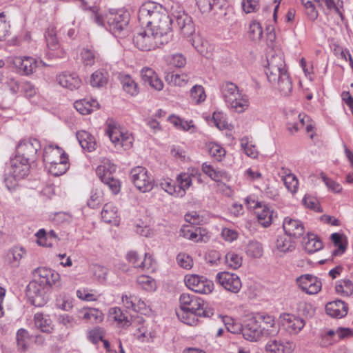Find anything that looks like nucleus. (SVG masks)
I'll return each instance as SVG.
<instances>
[{
	"instance_id": "5701e85b",
	"label": "nucleus",
	"mask_w": 353,
	"mask_h": 353,
	"mask_svg": "<svg viewBox=\"0 0 353 353\" xmlns=\"http://www.w3.org/2000/svg\"><path fill=\"white\" fill-rule=\"evenodd\" d=\"M202 171L208 175L211 179L218 183L219 190L223 192L225 190L230 191L229 188L225 184L221 183L222 179H228V174L225 171L214 168L212 165L205 162L201 165Z\"/></svg>"
},
{
	"instance_id": "9b49d317",
	"label": "nucleus",
	"mask_w": 353,
	"mask_h": 353,
	"mask_svg": "<svg viewBox=\"0 0 353 353\" xmlns=\"http://www.w3.org/2000/svg\"><path fill=\"white\" fill-rule=\"evenodd\" d=\"M41 149V143L37 139L29 138L21 141L16 148V155L23 159L24 162H34Z\"/></svg>"
},
{
	"instance_id": "f3484780",
	"label": "nucleus",
	"mask_w": 353,
	"mask_h": 353,
	"mask_svg": "<svg viewBox=\"0 0 353 353\" xmlns=\"http://www.w3.org/2000/svg\"><path fill=\"white\" fill-rule=\"evenodd\" d=\"M48 288L35 281H31L27 286V296L31 303L36 307L43 306L48 301L46 295Z\"/></svg>"
},
{
	"instance_id": "c9c22d12",
	"label": "nucleus",
	"mask_w": 353,
	"mask_h": 353,
	"mask_svg": "<svg viewBox=\"0 0 353 353\" xmlns=\"http://www.w3.org/2000/svg\"><path fill=\"white\" fill-rule=\"evenodd\" d=\"M302 243L305 250L310 254L316 252L323 248V243L314 234H308L303 238Z\"/></svg>"
},
{
	"instance_id": "f257e3e1",
	"label": "nucleus",
	"mask_w": 353,
	"mask_h": 353,
	"mask_svg": "<svg viewBox=\"0 0 353 353\" xmlns=\"http://www.w3.org/2000/svg\"><path fill=\"white\" fill-rule=\"evenodd\" d=\"M138 18L165 44L172 39L171 25L173 19L170 17L161 5L152 1L143 3L139 8Z\"/></svg>"
},
{
	"instance_id": "a18cd8bd",
	"label": "nucleus",
	"mask_w": 353,
	"mask_h": 353,
	"mask_svg": "<svg viewBox=\"0 0 353 353\" xmlns=\"http://www.w3.org/2000/svg\"><path fill=\"white\" fill-rule=\"evenodd\" d=\"M117 209L112 203H106L101 211V218L105 223H115L117 220Z\"/></svg>"
},
{
	"instance_id": "4d7b16f0",
	"label": "nucleus",
	"mask_w": 353,
	"mask_h": 353,
	"mask_svg": "<svg viewBox=\"0 0 353 353\" xmlns=\"http://www.w3.org/2000/svg\"><path fill=\"white\" fill-rule=\"evenodd\" d=\"M261 285L260 283L252 280L247 282L246 294L250 299L256 298L261 294Z\"/></svg>"
},
{
	"instance_id": "bb28decb",
	"label": "nucleus",
	"mask_w": 353,
	"mask_h": 353,
	"mask_svg": "<svg viewBox=\"0 0 353 353\" xmlns=\"http://www.w3.org/2000/svg\"><path fill=\"white\" fill-rule=\"evenodd\" d=\"M109 317L117 321L118 324L122 327H128L135 323H141L143 321V317L137 316L132 323L128 319L126 313L123 312L120 307H113L109 310Z\"/></svg>"
},
{
	"instance_id": "a19ab883",
	"label": "nucleus",
	"mask_w": 353,
	"mask_h": 353,
	"mask_svg": "<svg viewBox=\"0 0 353 353\" xmlns=\"http://www.w3.org/2000/svg\"><path fill=\"white\" fill-rule=\"evenodd\" d=\"M108 72L104 69H99L91 74L90 84L92 87L101 88L108 83Z\"/></svg>"
},
{
	"instance_id": "f8f14e48",
	"label": "nucleus",
	"mask_w": 353,
	"mask_h": 353,
	"mask_svg": "<svg viewBox=\"0 0 353 353\" xmlns=\"http://www.w3.org/2000/svg\"><path fill=\"white\" fill-rule=\"evenodd\" d=\"M135 46L141 50L150 51L165 43L151 32L149 28L137 33L133 38Z\"/></svg>"
},
{
	"instance_id": "b1692460",
	"label": "nucleus",
	"mask_w": 353,
	"mask_h": 353,
	"mask_svg": "<svg viewBox=\"0 0 353 353\" xmlns=\"http://www.w3.org/2000/svg\"><path fill=\"white\" fill-rule=\"evenodd\" d=\"M282 321L285 329L291 334L299 333L305 325L303 319L290 314H283Z\"/></svg>"
},
{
	"instance_id": "5fc2aeb1",
	"label": "nucleus",
	"mask_w": 353,
	"mask_h": 353,
	"mask_svg": "<svg viewBox=\"0 0 353 353\" xmlns=\"http://www.w3.org/2000/svg\"><path fill=\"white\" fill-rule=\"evenodd\" d=\"M209 154L217 161H221L225 155V150L220 145L211 142L208 145Z\"/></svg>"
},
{
	"instance_id": "e433bc0d",
	"label": "nucleus",
	"mask_w": 353,
	"mask_h": 353,
	"mask_svg": "<svg viewBox=\"0 0 353 353\" xmlns=\"http://www.w3.org/2000/svg\"><path fill=\"white\" fill-rule=\"evenodd\" d=\"M199 9L203 13L212 10H222L226 5L225 0H196Z\"/></svg>"
},
{
	"instance_id": "13d9d810",
	"label": "nucleus",
	"mask_w": 353,
	"mask_h": 353,
	"mask_svg": "<svg viewBox=\"0 0 353 353\" xmlns=\"http://www.w3.org/2000/svg\"><path fill=\"white\" fill-rule=\"evenodd\" d=\"M190 97L196 103L204 101L206 95L203 86L198 85L193 86L190 90Z\"/></svg>"
},
{
	"instance_id": "ddd939ff",
	"label": "nucleus",
	"mask_w": 353,
	"mask_h": 353,
	"mask_svg": "<svg viewBox=\"0 0 353 353\" xmlns=\"http://www.w3.org/2000/svg\"><path fill=\"white\" fill-rule=\"evenodd\" d=\"M185 283L189 289L199 294H208L214 289V283L212 281L205 276L196 274L186 276Z\"/></svg>"
},
{
	"instance_id": "f704fd0d",
	"label": "nucleus",
	"mask_w": 353,
	"mask_h": 353,
	"mask_svg": "<svg viewBox=\"0 0 353 353\" xmlns=\"http://www.w3.org/2000/svg\"><path fill=\"white\" fill-rule=\"evenodd\" d=\"M74 106L80 114L85 115L90 114L94 110H98L99 108V103L94 99H81L76 101Z\"/></svg>"
},
{
	"instance_id": "3c124183",
	"label": "nucleus",
	"mask_w": 353,
	"mask_h": 353,
	"mask_svg": "<svg viewBox=\"0 0 353 353\" xmlns=\"http://www.w3.org/2000/svg\"><path fill=\"white\" fill-rule=\"evenodd\" d=\"M137 284L141 289L145 291H154L157 288L155 280L146 275L139 276L137 279Z\"/></svg>"
},
{
	"instance_id": "ea45409f",
	"label": "nucleus",
	"mask_w": 353,
	"mask_h": 353,
	"mask_svg": "<svg viewBox=\"0 0 353 353\" xmlns=\"http://www.w3.org/2000/svg\"><path fill=\"white\" fill-rule=\"evenodd\" d=\"M117 170V166L110 160H105L101 165L97 166L96 174L101 181L112 177Z\"/></svg>"
},
{
	"instance_id": "a211bd4d",
	"label": "nucleus",
	"mask_w": 353,
	"mask_h": 353,
	"mask_svg": "<svg viewBox=\"0 0 353 353\" xmlns=\"http://www.w3.org/2000/svg\"><path fill=\"white\" fill-rule=\"evenodd\" d=\"M215 281L226 290L233 293H237L242 287L239 276L228 272H219L216 275Z\"/></svg>"
},
{
	"instance_id": "a878e982",
	"label": "nucleus",
	"mask_w": 353,
	"mask_h": 353,
	"mask_svg": "<svg viewBox=\"0 0 353 353\" xmlns=\"http://www.w3.org/2000/svg\"><path fill=\"white\" fill-rule=\"evenodd\" d=\"M46 40L50 55L53 57H62L65 52L59 49V44L56 36V31L53 27H49L46 32Z\"/></svg>"
},
{
	"instance_id": "72a5a7b5",
	"label": "nucleus",
	"mask_w": 353,
	"mask_h": 353,
	"mask_svg": "<svg viewBox=\"0 0 353 353\" xmlns=\"http://www.w3.org/2000/svg\"><path fill=\"white\" fill-rule=\"evenodd\" d=\"M258 223L263 228L269 227L277 217V213L273 210L263 206L261 211L256 212Z\"/></svg>"
},
{
	"instance_id": "1a4fd4ad",
	"label": "nucleus",
	"mask_w": 353,
	"mask_h": 353,
	"mask_svg": "<svg viewBox=\"0 0 353 353\" xmlns=\"http://www.w3.org/2000/svg\"><path fill=\"white\" fill-rule=\"evenodd\" d=\"M130 178L134 185L141 192H149L154 188V177L144 167L137 166L132 168Z\"/></svg>"
},
{
	"instance_id": "393cba45",
	"label": "nucleus",
	"mask_w": 353,
	"mask_h": 353,
	"mask_svg": "<svg viewBox=\"0 0 353 353\" xmlns=\"http://www.w3.org/2000/svg\"><path fill=\"white\" fill-rule=\"evenodd\" d=\"M294 348L293 343L276 339H270L265 347L266 353H291Z\"/></svg>"
},
{
	"instance_id": "338daca9",
	"label": "nucleus",
	"mask_w": 353,
	"mask_h": 353,
	"mask_svg": "<svg viewBox=\"0 0 353 353\" xmlns=\"http://www.w3.org/2000/svg\"><path fill=\"white\" fill-rule=\"evenodd\" d=\"M176 261L178 264L183 268L190 269L192 266V258L185 253H179L176 256Z\"/></svg>"
},
{
	"instance_id": "f03ea898",
	"label": "nucleus",
	"mask_w": 353,
	"mask_h": 353,
	"mask_svg": "<svg viewBox=\"0 0 353 353\" xmlns=\"http://www.w3.org/2000/svg\"><path fill=\"white\" fill-rule=\"evenodd\" d=\"M267 320L266 323L270 327H274L273 319L268 316L263 317L258 314L250 313L244 315V339L250 341H257L262 336L274 335L277 332L276 330L272 332L263 327H261V321Z\"/></svg>"
},
{
	"instance_id": "37998d69",
	"label": "nucleus",
	"mask_w": 353,
	"mask_h": 353,
	"mask_svg": "<svg viewBox=\"0 0 353 353\" xmlns=\"http://www.w3.org/2000/svg\"><path fill=\"white\" fill-rule=\"evenodd\" d=\"M288 235L279 236L275 242V248L279 252L286 253L294 250V242Z\"/></svg>"
},
{
	"instance_id": "052dcab7",
	"label": "nucleus",
	"mask_w": 353,
	"mask_h": 353,
	"mask_svg": "<svg viewBox=\"0 0 353 353\" xmlns=\"http://www.w3.org/2000/svg\"><path fill=\"white\" fill-rule=\"evenodd\" d=\"M212 122L214 125L219 130H225L228 127V122L225 115L221 112H214L212 115Z\"/></svg>"
},
{
	"instance_id": "0e129e2a",
	"label": "nucleus",
	"mask_w": 353,
	"mask_h": 353,
	"mask_svg": "<svg viewBox=\"0 0 353 353\" xmlns=\"http://www.w3.org/2000/svg\"><path fill=\"white\" fill-rule=\"evenodd\" d=\"M320 177L325 183L327 188L335 193L340 192L342 190L341 185L328 178L323 172H321Z\"/></svg>"
},
{
	"instance_id": "bf43d9fd",
	"label": "nucleus",
	"mask_w": 353,
	"mask_h": 353,
	"mask_svg": "<svg viewBox=\"0 0 353 353\" xmlns=\"http://www.w3.org/2000/svg\"><path fill=\"white\" fill-rule=\"evenodd\" d=\"M225 261L228 266L236 269L242 265V258L234 252H228L225 255Z\"/></svg>"
},
{
	"instance_id": "2eb2a0df",
	"label": "nucleus",
	"mask_w": 353,
	"mask_h": 353,
	"mask_svg": "<svg viewBox=\"0 0 353 353\" xmlns=\"http://www.w3.org/2000/svg\"><path fill=\"white\" fill-rule=\"evenodd\" d=\"M296 283L301 291L310 295L318 294L322 288L321 281L310 274H302L297 277Z\"/></svg>"
},
{
	"instance_id": "20e7f679",
	"label": "nucleus",
	"mask_w": 353,
	"mask_h": 353,
	"mask_svg": "<svg viewBox=\"0 0 353 353\" xmlns=\"http://www.w3.org/2000/svg\"><path fill=\"white\" fill-rule=\"evenodd\" d=\"M91 17L96 24L105 27L115 35L119 34L130 21L129 14L121 11H110L103 17L93 10Z\"/></svg>"
},
{
	"instance_id": "7c9ffc66",
	"label": "nucleus",
	"mask_w": 353,
	"mask_h": 353,
	"mask_svg": "<svg viewBox=\"0 0 353 353\" xmlns=\"http://www.w3.org/2000/svg\"><path fill=\"white\" fill-rule=\"evenodd\" d=\"M141 75L145 83H148L154 89L160 91L163 88V83L155 72L149 68H143Z\"/></svg>"
},
{
	"instance_id": "de8ad7c7",
	"label": "nucleus",
	"mask_w": 353,
	"mask_h": 353,
	"mask_svg": "<svg viewBox=\"0 0 353 353\" xmlns=\"http://www.w3.org/2000/svg\"><path fill=\"white\" fill-rule=\"evenodd\" d=\"M262 35L263 30L261 24L256 21H252L248 31V38L253 42L258 43L261 41Z\"/></svg>"
},
{
	"instance_id": "49530a36",
	"label": "nucleus",
	"mask_w": 353,
	"mask_h": 353,
	"mask_svg": "<svg viewBox=\"0 0 353 353\" xmlns=\"http://www.w3.org/2000/svg\"><path fill=\"white\" fill-rule=\"evenodd\" d=\"M283 171V174L285 176H282L283 181L286 188L290 191L292 193H295L297 192L299 181L296 176L292 173H290V170L282 168Z\"/></svg>"
},
{
	"instance_id": "2f4dec72",
	"label": "nucleus",
	"mask_w": 353,
	"mask_h": 353,
	"mask_svg": "<svg viewBox=\"0 0 353 353\" xmlns=\"http://www.w3.org/2000/svg\"><path fill=\"white\" fill-rule=\"evenodd\" d=\"M76 137L83 150H87L90 152L96 149L97 143L95 139L87 131H78L76 134Z\"/></svg>"
},
{
	"instance_id": "6e6d98bb",
	"label": "nucleus",
	"mask_w": 353,
	"mask_h": 353,
	"mask_svg": "<svg viewBox=\"0 0 353 353\" xmlns=\"http://www.w3.org/2000/svg\"><path fill=\"white\" fill-rule=\"evenodd\" d=\"M343 236L339 233H333L331 235V240L338 249L333 252V254L335 256L341 255L346 250V243L342 240Z\"/></svg>"
},
{
	"instance_id": "79ce46f5",
	"label": "nucleus",
	"mask_w": 353,
	"mask_h": 353,
	"mask_svg": "<svg viewBox=\"0 0 353 353\" xmlns=\"http://www.w3.org/2000/svg\"><path fill=\"white\" fill-rule=\"evenodd\" d=\"M120 82L123 90L131 96H136L139 93V88L134 80L128 74H120Z\"/></svg>"
},
{
	"instance_id": "0eeeda50",
	"label": "nucleus",
	"mask_w": 353,
	"mask_h": 353,
	"mask_svg": "<svg viewBox=\"0 0 353 353\" xmlns=\"http://www.w3.org/2000/svg\"><path fill=\"white\" fill-rule=\"evenodd\" d=\"M106 133L117 149L123 148L125 150L132 147L133 141L132 134L114 121H108Z\"/></svg>"
},
{
	"instance_id": "7ed1b4c3",
	"label": "nucleus",
	"mask_w": 353,
	"mask_h": 353,
	"mask_svg": "<svg viewBox=\"0 0 353 353\" xmlns=\"http://www.w3.org/2000/svg\"><path fill=\"white\" fill-rule=\"evenodd\" d=\"M180 307L183 314L176 312L179 318L188 325H192L194 316H206L208 314L203 309L204 302L193 294L183 293L179 298Z\"/></svg>"
},
{
	"instance_id": "aec40b11",
	"label": "nucleus",
	"mask_w": 353,
	"mask_h": 353,
	"mask_svg": "<svg viewBox=\"0 0 353 353\" xmlns=\"http://www.w3.org/2000/svg\"><path fill=\"white\" fill-rule=\"evenodd\" d=\"M34 281L49 288L59 279V274L51 269L39 268L34 271Z\"/></svg>"
},
{
	"instance_id": "6ab92c4d",
	"label": "nucleus",
	"mask_w": 353,
	"mask_h": 353,
	"mask_svg": "<svg viewBox=\"0 0 353 353\" xmlns=\"http://www.w3.org/2000/svg\"><path fill=\"white\" fill-rule=\"evenodd\" d=\"M309 117L304 114L290 110L287 114L286 128L290 134H294L305 125V123L309 121Z\"/></svg>"
},
{
	"instance_id": "8fccbe9b",
	"label": "nucleus",
	"mask_w": 353,
	"mask_h": 353,
	"mask_svg": "<svg viewBox=\"0 0 353 353\" xmlns=\"http://www.w3.org/2000/svg\"><path fill=\"white\" fill-rule=\"evenodd\" d=\"M68 158L65 159V161H60L56 162V163H52L48 165V171L50 174L54 176H60L63 174L69 168Z\"/></svg>"
},
{
	"instance_id": "680f3d73",
	"label": "nucleus",
	"mask_w": 353,
	"mask_h": 353,
	"mask_svg": "<svg viewBox=\"0 0 353 353\" xmlns=\"http://www.w3.org/2000/svg\"><path fill=\"white\" fill-rule=\"evenodd\" d=\"M185 77L184 75L171 72L165 76V80L168 83L173 85L182 86L185 83Z\"/></svg>"
},
{
	"instance_id": "4468645a",
	"label": "nucleus",
	"mask_w": 353,
	"mask_h": 353,
	"mask_svg": "<svg viewBox=\"0 0 353 353\" xmlns=\"http://www.w3.org/2000/svg\"><path fill=\"white\" fill-rule=\"evenodd\" d=\"M12 63L17 72L21 75H30L36 71L40 65L45 66L46 64L41 60L38 61L32 57H15L13 58Z\"/></svg>"
},
{
	"instance_id": "c03bdc74",
	"label": "nucleus",
	"mask_w": 353,
	"mask_h": 353,
	"mask_svg": "<svg viewBox=\"0 0 353 353\" xmlns=\"http://www.w3.org/2000/svg\"><path fill=\"white\" fill-rule=\"evenodd\" d=\"M245 252L249 258L259 259L263 256V248L259 242L250 241L245 246Z\"/></svg>"
},
{
	"instance_id": "c85d7f7f",
	"label": "nucleus",
	"mask_w": 353,
	"mask_h": 353,
	"mask_svg": "<svg viewBox=\"0 0 353 353\" xmlns=\"http://www.w3.org/2000/svg\"><path fill=\"white\" fill-rule=\"evenodd\" d=\"M347 305L341 300L330 302L325 305L327 314L334 318L344 317L347 313Z\"/></svg>"
},
{
	"instance_id": "39448f33",
	"label": "nucleus",
	"mask_w": 353,
	"mask_h": 353,
	"mask_svg": "<svg viewBox=\"0 0 353 353\" xmlns=\"http://www.w3.org/2000/svg\"><path fill=\"white\" fill-rule=\"evenodd\" d=\"M201 174L198 169L192 168L188 170L187 172H182L176 176V182L178 186H176L175 183L170 179H163L160 182V187L168 194L176 196L183 197L186 192V190L192 185V177H198V180L201 181L199 179Z\"/></svg>"
},
{
	"instance_id": "e2e57ef3",
	"label": "nucleus",
	"mask_w": 353,
	"mask_h": 353,
	"mask_svg": "<svg viewBox=\"0 0 353 353\" xmlns=\"http://www.w3.org/2000/svg\"><path fill=\"white\" fill-rule=\"evenodd\" d=\"M82 61L85 65H92L95 62V52L93 50L83 48L81 52Z\"/></svg>"
},
{
	"instance_id": "69168bd1",
	"label": "nucleus",
	"mask_w": 353,
	"mask_h": 353,
	"mask_svg": "<svg viewBox=\"0 0 353 353\" xmlns=\"http://www.w3.org/2000/svg\"><path fill=\"white\" fill-rule=\"evenodd\" d=\"M93 276L100 282H103L106 279L108 270L103 266L94 265L92 268Z\"/></svg>"
},
{
	"instance_id": "dca6fc26",
	"label": "nucleus",
	"mask_w": 353,
	"mask_h": 353,
	"mask_svg": "<svg viewBox=\"0 0 353 353\" xmlns=\"http://www.w3.org/2000/svg\"><path fill=\"white\" fill-rule=\"evenodd\" d=\"M172 19H173L172 23L177 26L184 37H190L194 32L195 28L192 17L182 9L173 11Z\"/></svg>"
},
{
	"instance_id": "c756f323",
	"label": "nucleus",
	"mask_w": 353,
	"mask_h": 353,
	"mask_svg": "<svg viewBox=\"0 0 353 353\" xmlns=\"http://www.w3.org/2000/svg\"><path fill=\"white\" fill-rule=\"evenodd\" d=\"M267 65L265 70H271L274 68H283L286 66L283 54L280 51H276L271 49L267 54Z\"/></svg>"
},
{
	"instance_id": "cd10ccee",
	"label": "nucleus",
	"mask_w": 353,
	"mask_h": 353,
	"mask_svg": "<svg viewBox=\"0 0 353 353\" xmlns=\"http://www.w3.org/2000/svg\"><path fill=\"white\" fill-rule=\"evenodd\" d=\"M57 80L62 87L70 90H77L81 85V80L74 73L63 72L57 76Z\"/></svg>"
},
{
	"instance_id": "603ef678",
	"label": "nucleus",
	"mask_w": 353,
	"mask_h": 353,
	"mask_svg": "<svg viewBox=\"0 0 353 353\" xmlns=\"http://www.w3.org/2000/svg\"><path fill=\"white\" fill-rule=\"evenodd\" d=\"M335 288L338 294L343 296H349L353 294V283L350 279L339 281Z\"/></svg>"
},
{
	"instance_id": "774afa93",
	"label": "nucleus",
	"mask_w": 353,
	"mask_h": 353,
	"mask_svg": "<svg viewBox=\"0 0 353 353\" xmlns=\"http://www.w3.org/2000/svg\"><path fill=\"white\" fill-rule=\"evenodd\" d=\"M304 205L311 210L316 212H321L319 203L317 199L311 196L305 195L303 199Z\"/></svg>"
},
{
	"instance_id": "864d4df0",
	"label": "nucleus",
	"mask_w": 353,
	"mask_h": 353,
	"mask_svg": "<svg viewBox=\"0 0 353 353\" xmlns=\"http://www.w3.org/2000/svg\"><path fill=\"white\" fill-rule=\"evenodd\" d=\"M28 332L24 329H20L17 333V342L19 351L25 352L28 350L29 343Z\"/></svg>"
},
{
	"instance_id": "6e6552de",
	"label": "nucleus",
	"mask_w": 353,
	"mask_h": 353,
	"mask_svg": "<svg viewBox=\"0 0 353 353\" xmlns=\"http://www.w3.org/2000/svg\"><path fill=\"white\" fill-rule=\"evenodd\" d=\"M270 83L276 85V88L283 96H288L292 90V83L286 66L283 68H274L265 70Z\"/></svg>"
},
{
	"instance_id": "4c0bfd02",
	"label": "nucleus",
	"mask_w": 353,
	"mask_h": 353,
	"mask_svg": "<svg viewBox=\"0 0 353 353\" xmlns=\"http://www.w3.org/2000/svg\"><path fill=\"white\" fill-rule=\"evenodd\" d=\"M79 316L92 323H100L103 319L102 312L96 308H83L79 311Z\"/></svg>"
},
{
	"instance_id": "412c9836",
	"label": "nucleus",
	"mask_w": 353,
	"mask_h": 353,
	"mask_svg": "<svg viewBox=\"0 0 353 353\" xmlns=\"http://www.w3.org/2000/svg\"><path fill=\"white\" fill-rule=\"evenodd\" d=\"M43 161L46 166L49 164L56 163L60 161H65L68 158V155L64 150L57 145L49 144L44 148Z\"/></svg>"
},
{
	"instance_id": "423d86ee",
	"label": "nucleus",
	"mask_w": 353,
	"mask_h": 353,
	"mask_svg": "<svg viewBox=\"0 0 353 353\" xmlns=\"http://www.w3.org/2000/svg\"><path fill=\"white\" fill-rule=\"evenodd\" d=\"M30 163H26L23 159L15 155L10 159V163L5 172L4 182L10 190L17 184V181L27 176L29 172Z\"/></svg>"
},
{
	"instance_id": "58836bf2",
	"label": "nucleus",
	"mask_w": 353,
	"mask_h": 353,
	"mask_svg": "<svg viewBox=\"0 0 353 353\" xmlns=\"http://www.w3.org/2000/svg\"><path fill=\"white\" fill-rule=\"evenodd\" d=\"M26 255V250L22 247L15 246L10 249L6 254V261L12 267H18L21 260Z\"/></svg>"
},
{
	"instance_id": "09e8293b",
	"label": "nucleus",
	"mask_w": 353,
	"mask_h": 353,
	"mask_svg": "<svg viewBox=\"0 0 353 353\" xmlns=\"http://www.w3.org/2000/svg\"><path fill=\"white\" fill-rule=\"evenodd\" d=\"M124 305L128 308L136 311L138 309L143 308L145 306L143 301L138 299L135 296L131 294H123L121 297Z\"/></svg>"
},
{
	"instance_id": "4be33fe9",
	"label": "nucleus",
	"mask_w": 353,
	"mask_h": 353,
	"mask_svg": "<svg viewBox=\"0 0 353 353\" xmlns=\"http://www.w3.org/2000/svg\"><path fill=\"white\" fill-rule=\"evenodd\" d=\"M283 228L286 235L294 238L300 237L305 231L303 223L299 219L290 216L284 219Z\"/></svg>"
},
{
	"instance_id": "9d476101",
	"label": "nucleus",
	"mask_w": 353,
	"mask_h": 353,
	"mask_svg": "<svg viewBox=\"0 0 353 353\" xmlns=\"http://www.w3.org/2000/svg\"><path fill=\"white\" fill-rule=\"evenodd\" d=\"M222 94L227 106L234 112H243V97L237 86L232 82H226L222 85Z\"/></svg>"
},
{
	"instance_id": "473e14b6",
	"label": "nucleus",
	"mask_w": 353,
	"mask_h": 353,
	"mask_svg": "<svg viewBox=\"0 0 353 353\" xmlns=\"http://www.w3.org/2000/svg\"><path fill=\"white\" fill-rule=\"evenodd\" d=\"M35 327L42 332L51 333L53 330L52 321L48 315L36 313L34 316Z\"/></svg>"
}]
</instances>
